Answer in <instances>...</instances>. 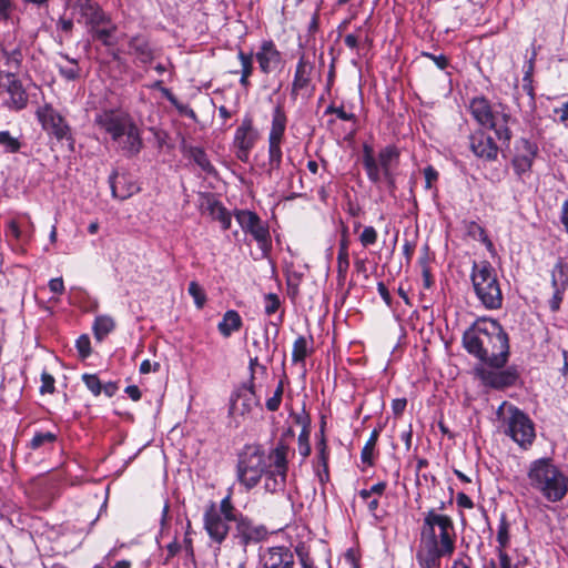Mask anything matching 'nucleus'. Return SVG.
<instances>
[{
    "label": "nucleus",
    "instance_id": "nucleus-1",
    "mask_svg": "<svg viewBox=\"0 0 568 568\" xmlns=\"http://www.w3.org/2000/svg\"><path fill=\"white\" fill-rule=\"evenodd\" d=\"M416 561L419 568H440L442 558L456 549L457 534L450 516L429 508L423 513Z\"/></svg>",
    "mask_w": 568,
    "mask_h": 568
},
{
    "label": "nucleus",
    "instance_id": "nucleus-2",
    "mask_svg": "<svg viewBox=\"0 0 568 568\" xmlns=\"http://www.w3.org/2000/svg\"><path fill=\"white\" fill-rule=\"evenodd\" d=\"M463 346L483 364L503 368L509 357L508 334L497 320L477 318L463 334Z\"/></svg>",
    "mask_w": 568,
    "mask_h": 568
},
{
    "label": "nucleus",
    "instance_id": "nucleus-3",
    "mask_svg": "<svg viewBox=\"0 0 568 568\" xmlns=\"http://www.w3.org/2000/svg\"><path fill=\"white\" fill-rule=\"evenodd\" d=\"M94 122L128 158L140 153L143 146L141 133L129 112L123 109H104L97 113Z\"/></svg>",
    "mask_w": 568,
    "mask_h": 568
},
{
    "label": "nucleus",
    "instance_id": "nucleus-4",
    "mask_svg": "<svg viewBox=\"0 0 568 568\" xmlns=\"http://www.w3.org/2000/svg\"><path fill=\"white\" fill-rule=\"evenodd\" d=\"M531 489L548 503L561 501L568 493V477L549 457L532 460L527 469Z\"/></svg>",
    "mask_w": 568,
    "mask_h": 568
},
{
    "label": "nucleus",
    "instance_id": "nucleus-5",
    "mask_svg": "<svg viewBox=\"0 0 568 568\" xmlns=\"http://www.w3.org/2000/svg\"><path fill=\"white\" fill-rule=\"evenodd\" d=\"M399 158V149L394 144L382 148L375 154L373 146L365 143L362 162L369 182L378 184L384 181L390 190H394L396 183L394 171L398 168Z\"/></svg>",
    "mask_w": 568,
    "mask_h": 568
},
{
    "label": "nucleus",
    "instance_id": "nucleus-6",
    "mask_svg": "<svg viewBox=\"0 0 568 568\" xmlns=\"http://www.w3.org/2000/svg\"><path fill=\"white\" fill-rule=\"evenodd\" d=\"M470 281L476 297L486 310H499L504 296L497 272L488 261L473 262Z\"/></svg>",
    "mask_w": 568,
    "mask_h": 568
},
{
    "label": "nucleus",
    "instance_id": "nucleus-7",
    "mask_svg": "<svg viewBox=\"0 0 568 568\" xmlns=\"http://www.w3.org/2000/svg\"><path fill=\"white\" fill-rule=\"evenodd\" d=\"M267 467V455L260 446H245L239 455L237 480L250 490L260 483Z\"/></svg>",
    "mask_w": 568,
    "mask_h": 568
},
{
    "label": "nucleus",
    "instance_id": "nucleus-8",
    "mask_svg": "<svg viewBox=\"0 0 568 568\" xmlns=\"http://www.w3.org/2000/svg\"><path fill=\"white\" fill-rule=\"evenodd\" d=\"M290 453V446L283 439H280L276 445L268 450V467L263 474L265 491L271 494L284 491L288 471Z\"/></svg>",
    "mask_w": 568,
    "mask_h": 568
},
{
    "label": "nucleus",
    "instance_id": "nucleus-9",
    "mask_svg": "<svg viewBox=\"0 0 568 568\" xmlns=\"http://www.w3.org/2000/svg\"><path fill=\"white\" fill-rule=\"evenodd\" d=\"M234 217L244 233L252 235L256 241L263 256H267L272 248L268 226L261 217L250 210H235Z\"/></svg>",
    "mask_w": 568,
    "mask_h": 568
},
{
    "label": "nucleus",
    "instance_id": "nucleus-10",
    "mask_svg": "<svg viewBox=\"0 0 568 568\" xmlns=\"http://www.w3.org/2000/svg\"><path fill=\"white\" fill-rule=\"evenodd\" d=\"M505 433L524 449L530 447L536 437L532 420L528 415L514 406L509 408L507 429Z\"/></svg>",
    "mask_w": 568,
    "mask_h": 568
},
{
    "label": "nucleus",
    "instance_id": "nucleus-11",
    "mask_svg": "<svg viewBox=\"0 0 568 568\" xmlns=\"http://www.w3.org/2000/svg\"><path fill=\"white\" fill-rule=\"evenodd\" d=\"M72 17L87 27L102 26L108 22V16L94 0H65Z\"/></svg>",
    "mask_w": 568,
    "mask_h": 568
},
{
    "label": "nucleus",
    "instance_id": "nucleus-12",
    "mask_svg": "<svg viewBox=\"0 0 568 568\" xmlns=\"http://www.w3.org/2000/svg\"><path fill=\"white\" fill-rule=\"evenodd\" d=\"M260 406V398L255 393L253 382L241 385L230 398L229 415L233 418L250 415L254 407Z\"/></svg>",
    "mask_w": 568,
    "mask_h": 568
},
{
    "label": "nucleus",
    "instance_id": "nucleus-13",
    "mask_svg": "<svg viewBox=\"0 0 568 568\" xmlns=\"http://www.w3.org/2000/svg\"><path fill=\"white\" fill-rule=\"evenodd\" d=\"M475 373L485 386L496 389L515 385L519 376L516 367L500 371V368L480 365L475 368Z\"/></svg>",
    "mask_w": 568,
    "mask_h": 568
},
{
    "label": "nucleus",
    "instance_id": "nucleus-14",
    "mask_svg": "<svg viewBox=\"0 0 568 568\" xmlns=\"http://www.w3.org/2000/svg\"><path fill=\"white\" fill-rule=\"evenodd\" d=\"M37 118L43 130L53 134L58 140H71V129L64 118L51 105L44 104L37 111Z\"/></svg>",
    "mask_w": 568,
    "mask_h": 568
},
{
    "label": "nucleus",
    "instance_id": "nucleus-15",
    "mask_svg": "<svg viewBox=\"0 0 568 568\" xmlns=\"http://www.w3.org/2000/svg\"><path fill=\"white\" fill-rule=\"evenodd\" d=\"M538 154V146L535 142L520 138L516 142L515 155L511 164L517 176L521 178L529 173Z\"/></svg>",
    "mask_w": 568,
    "mask_h": 568
},
{
    "label": "nucleus",
    "instance_id": "nucleus-16",
    "mask_svg": "<svg viewBox=\"0 0 568 568\" xmlns=\"http://www.w3.org/2000/svg\"><path fill=\"white\" fill-rule=\"evenodd\" d=\"M257 140V131L253 126L251 116H245L234 134V146L236 148V158L242 162H247L250 152Z\"/></svg>",
    "mask_w": 568,
    "mask_h": 568
},
{
    "label": "nucleus",
    "instance_id": "nucleus-17",
    "mask_svg": "<svg viewBox=\"0 0 568 568\" xmlns=\"http://www.w3.org/2000/svg\"><path fill=\"white\" fill-rule=\"evenodd\" d=\"M234 537L243 547L251 544H257L267 537V529L264 525L255 524L248 517L242 515L235 521Z\"/></svg>",
    "mask_w": 568,
    "mask_h": 568
},
{
    "label": "nucleus",
    "instance_id": "nucleus-18",
    "mask_svg": "<svg viewBox=\"0 0 568 568\" xmlns=\"http://www.w3.org/2000/svg\"><path fill=\"white\" fill-rule=\"evenodd\" d=\"M203 521L210 539L221 545L229 535L231 520L221 517V514L216 513V504L211 503L205 509Z\"/></svg>",
    "mask_w": 568,
    "mask_h": 568
},
{
    "label": "nucleus",
    "instance_id": "nucleus-19",
    "mask_svg": "<svg viewBox=\"0 0 568 568\" xmlns=\"http://www.w3.org/2000/svg\"><path fill=\"white\" fill-rule=\"evenodd\" d=\"M469 148L479 159L485 161L497 160L499 148L494 139L483 130H477L469 135Z\"/></svg>",
    "mask_w": 568,
    "mask_h": 568
},
{
    "label": "nucleus",
    "instance_id": "nucleus-20",
    "mask_svg": "<svg viewBox=\"0 0 568 568\" xmlns=\"http://www.w3.org/2000/svg\"><path fill=\"white\" fill-rule=\"evenodd\" d=\"M514 123H516V119L511 116L508 109L503 104H497L495 114L487 128L494 130L497 139L506 146H509L513 139L510 124Z\"/></svg>",
    "mask_w": 568,
    "mask_h": 568
},
{
    "label": "nucleus",
    "instance_id": "nucleus-21",
    "mask_svg": "<svg viewBox=\"0 0 568 568\" xmlns=\"http://www.w3.org/2000/svg\"><path fill=\"white\" fill-rule=\"evenodd\" d=\"M23 57L20 44H3L0 49V78L17 77L21 69Z\"/></svg>",
    "mask_w": 568,
    "mask_h": 568
},
{
    "label": "nucleus",
    "instance_id": "nucleus-22",
    "mask_svg": "<svg viewBox=\"0 0 568 568\" xmlns=\"http://www.w3.org/2000/svg\"><path fill=\"white\" fill-rule=\"evenodd\" d=\"M0 88L3 89L9 98L6 100V105L9 109L19 111L27 106L28 94L17 77L11 75L8 78H0Z\"/></svg>",
    "mask_w": 568,
    "mask_h": 568
},
{
    "label": "nucleus",
    "instance_id": "nucleus-23",
    "mask_svg": "<svg viewBox=\"0 0 568 568\" xmlns=\"http://www.w3.org/2000/svg\"><path fill=\"white\" fill-rule=\"evenodd\" d=\"M260 560L263 568H293L294 555L285 546H275L266 548L261 555Z\"/></svg>",
    "mask_w": 568,
    "mask_h": 568
},
{
    "label": "nucleus",
    "instance_id": "nucleus-24",
    "mask_svg": "<svg viewBox=\"0 0 568 568\" xmlns=\"http://www.w3.org/2000/svg\"><path fill=\"white\" fill-rule=\"evenodd\" d=\"M255 58L264 74H270L282 65V54L273 41H264L255 53Z\"/></svg>",
    "mask_w": 568,
    "mask_h": 568
},
{
    "label": "nucleus",
    "instance_id": "nucleus-25",
    "mask_svg": "<svg viewBox=\"0 0 568 568\" xmlns=\"http://www.w3.org/2000/svg\"><path fill=\"white\" fill-rule=\"evenodd\" d=\"M111 194L114 199L123 201L139 192L140 187L126 174H119L116 170L109 176Z\"/></svg>",
    "mask_w": 568,
    "mask_h": 568
},
{
    "label": "nucleus",
    "instance_id": "nucleus-26",
    "mask_svg": "<svg viewBox=\"0 0 568 568\" xmlns=\"http://www.w3.org/2000/svg\"><path fill=\"white\" fill-rule=\"evenodd\" d=\"M314 71V64L311 63L305 55H302L298 59L296 64L294 79L292 82V95L297 97V94L307 89L312 81V74Z\"/></svg>",
    "mask_w": 568,
    "mask_h": 568
},
{
    "label": "nucleus",
    "instance_id": "nucleus-27",
    "mask_svg": "<svg viewBox=\"0 0 568 568\" xmlns=\"http://www.w3.org/2000/svg\"><path fill=\"white\" fill-rule=\"evenodd\" d=\"M128 45V54L134 55L139 62L148 64L153 60V49L148 37L143 34L133 36L129 39Z\"/></svg>",
    "mask_w": 568,
    "mask_h": 568
},
{
    "label": "nucleus",
    "instance_id": "nucleus-28",
    "mask_svg": "<svg viewBox=\"0 0 568 568\" xmlns=\"http://www.w3.org/2000/svg\"><path fill=\"white\" fill-rule=\"evenodd\" d=\"M287 118L281 104H277L272 112V123L268 133V143L282 144L286 130Z\"/></svg>",
    "mask_w": 568,
    "mask_h": 568
},
{
    "label": "nucleus",
    "instance_id": "nucleus-29",
    "mask_svg": "<svg viewBox=\"0 0 568 568\" xmlns=\"http://www.w3.org/2000/svg\"><path fill=\"white\" fill-rule=\"evenodd\" d=\"M59 74L67 81H77L82 77V68L77 59L69 54L59 53V60L55 63Z\"/></svg>",
    "mask_w": 568,
    "mask_h": 568
},
{
    "label": "nucleus",
    "instance_id": "nucleus-30",
    "mask_svg": "<svg viewBox=\"0 0 568 568\" xmlns=\"http://www.w3.org/2000/svg\"><path fill=\"white\" fill-rule=\"evenodd\" d=\"M495 111L496 105L491 106L489 101L485 98H475L470 102V112L476 121L483 126H487L489 124Z\"/></svg>",
    "mask_w": 568,
    "mask_h": 568
},
{
    "label": "nucleus",
    "instance_id": "nucleus-31",
    "mask_svg": "<svg viewBox=\"0 0 568 568\" xmlns=\"http://www.w3.org/2000/svg\"><path fill=\"white\" fill-rule=\"evenodd\" d=\"M242 325L243 321L240 314L234 310H229L217 324V329L222 336L230 337L234 332L240 331Z\"/></svg>",
    "mask_w": 568,
    "mask_h": 568
},
{
    "label": "nucleus",
    "instance_id": "nucleus-32",
    "mask_svg": "<svg viewBox=\"0 0 568 568\" xmlns=\"http://www.w3.org/2000/svg\"><path fill=\"white\" fill-rule=\"evenodd\" d=\"M551 286L560 290L568 288V264L559 258L551 271Z\"/></svg>",
    "mask_w": 568,
    "mask_h": 568
},
{
    "label": "nucleus",
    "instance_id": "nucleus-33",
    "mask_svg": "<svg viewBox=\"0 0 568 568\" xmlns=\"http://www.w3.org/2000/svg\"><path fill=\"white\" fill-rule=\"evenodd\" d=\"M465 230L469 237L481 242L489 252L494 251V244L484 227L475 221L465 222Z\"/></svg>",
    "mask_w": 568,
    "mask_h": 568
},
{
    "label": "nucleus",
    "instance_id": "nucleus-34",
    "mask_svg": "<svg viewBox=\"0 0 568 568\" xmlns=\"http://www.w3.org/2000/svg\"><path fill=\"white\" fill-rule=\"evenodd\" d=\"M115 327V322L111 316H97L93 323V334L98 341H102Z\"/></svg>",
    "mask_w": 568,
    "mask_h": 568
},
{
    "label": "nucleus",
    "instance_id": "nucleus-35",
    "mask_svg": "<svg viewBox=\"0 0 568 568\" xmlns=\"http://www.w3.org/2000/svg\"><path fill=\"white\" fill-rule=\"evenodd\" d=\"M58 436L52 432H37L30 440L28 447L32 450L41 448H51L57 442Z\"/></svg>",
    "mask_w": 568,
    "mask_h": 568
},
{
    "label": "nucleus",
    "instance_id": "nucleus-36",
    "mask_svg": "<svg viewBox=\"0 0 568 568\" xmlns=\"http://www.w3.org/2000/svg\"><path fill=\"white\" fill-rule=\"evenodd\" d=\"M90 29L94 33V38L101 41L104 45H113L115 43V26L111 23L109 18L106 23L102 26L90 27Z\"/></svg>",
    "mask_w": 568,
    "mask_h": 568
},
{
    "label": "nucleus",
    "instance_id": "nucleus-37",
    "mask_svg": "<svg viewBox=\"0 0 568 568\" xmlns=\"http://www.w3.org/2000/svg\"><path fill=\"white\" fill-rule=\"evenodd\" d=\"M381 429L375 428L361 452V459L364 464L373 465L374 449L379 437Z\"/></svg>",
    "mask_w": 568,
    "mask_h": 568
},
{
    "label": "nucleus",
    "instance_id": "nucleus-38",
    "mask_svg": "<svg viewBox=\"0 0 568 568\" xmlns=\"http://www.w3.org/2000/svg\"><path fill=\"white\" fill-rule=\"evenodd\" d=\"M308 355V341L305 336H298L293 344L292 362L304 363Z\"/></svg>",
    "mask_w": 568,
    "mask_h": 568
},
{
    "label": "nucleus",
    "instance_id": "nucleus-39",
    "mask_svg": "<svg viewBox=\"0 0 568 568\" xmlns=\"http://www.w3.org/2000/svg\"><path fill=\"white\" fill-rule=\"evenodd\" d=\"M216 513L221 514V517L229 519L231 521H235L243 514L239 513L232 504L231 495H226L220 503V506H216Z\"/></svg>",
    "mask_w": 568,
    "mask_h": 568
},
{
    "label": "nucleus",
    "instance_id": "nucleus-40",
    "mask_svg": "<svg viewBox=\"0 0 568 568\" xmlns=\"http://www.w3.org/2000/svg\"><path fill=\"white\" fill-rule=\"evenodd\" d=\"M510 525L507 520V516L505 513H501L499 516L498 529H497V548H507L510 541L509 535Z\"/></svg>",
    "mask_w": 568,
    "mask_h": 568
},
{
    "label": "nucleus",
    "instance_id": "nucleus-41",
    "mask_svg": "<svg viewBox=\"0 0 568 568\" xmlns=\"http://www.w3.org/2000/svg\"><path fill=\"white\" fill-rule=\"evenodd\" d=\"M0 146L7 153H17L20 151L22 143L19 138L13 136L9 131H0Z\"/></svg>",
    "mask_w": 568,
    "mask_h": 568
},
{
    "label": "nucleus",
    "instance_id": "nucleus-42",
    "mask_svg": "<svg viewBox=\"0 0 568 568\" xmlns=\"http://www.w3.org/2000/svg\"><path fill=\"white\" fill-rule=\"evenodd\" d=\"M210 211L212 217L221 223L223 230L231 227L232 215L222 204L215 203L211 205Z\"/></svg>",
    "mask_w": 568,
    "mask_h": 568
},
{
    "label": "nucleus",
    "instance_id": "nucleus-43",
    "mask_svg": "<svg viewBox=\"0 0 568 568\" xmlns=\"http://www.w3.org/2000/svg\"><path fill=\"white\" fill-rule=\"evenodd\" d=\"M304 419V427L302 428V432L298 435V452L302 455L303 458H306L311 454V446H310V419Z\"/></svg>",
    "mask_w": 568,
    "mask_h": 568
},
{
    "label": "nucleus",
    "instance_id": "nucleus-44",
    "mask_svg": "<svg viewBox=\"0 0 568 568\" xmlns=\"http://www.w3.org/2000/svg\"><path fill=\"white\" fill-rule=\"evenodd\" d=\"M316 450H317L318 465L321 467H326V465H328L329 453H328L326 439L324 436V424L321 427V436L318 438V442L316 443Z\"/></svg>",
    "mask_w": 568,
    "mask_h": 568
},
{
    "label": "nucleus",
    "instance_id": "nucleus-45",
    "mask_svg": "<svg viewBox=\"0 0 568 568\" xmlns=\"http://www.w3.org/2000/svg\"><path fill=\"white\" fill-rule=\"evenodd\" d=\"M282 144L268 143V164L271 170H278L282 164Z\"/></svg>",
    "mask_w": 568,
    "mask_h": 568
},
{
    "label": "nucleus",
    "instance_id": "nucleus-46",
    "mask_svg": "<svg viewBox=\"0 0 568 568\" xmlns=\"http://www.w3.org/2000/svg\"><path fill=\"white\" fill-rule=\"evenodd\" d=\"M187 292L193 297L196 307L202 308L206 302V295L200 284L192 281L189 284Z\"/></svg>",
    "mask_w": 568,
    "mask_h": 568
},
{
    "label": "nucleus",
    "instance_id": "nucleus-47",
    "mask_svg": "<svg viewBox=\"0 0 568 568\" xmlns=\"http://www.w3.org/2000/svg\"><path fill=\"white\" fill-rule=\"evenodd\" d=\"M192 158L194 162L206 173H212L214 171L213 165L211 164L206 153L201 149L192 150Z\"/></svg>",
    "mask_w": 568,
    "mask_h": 568
},
{
    "label": "nucleus",
    "instance_id": "nucleus-48",
    "mask_svg": "<svg viewBox=\"0 0 568 568\" xmlns=\"http://www.w3.org/2000/svg\"><path fill=\"white\" fill-rule=\"evenodd\" d=\"M82 381L94 396H99L102 393V383L95 374L85 373L82 375Z\"/></svg>",
    "mask_w": 568,
    "mask_h": 568
},
{
    "label": "nucleus",
    "instance_id": "nucleus-49",
    "mask_svg": "<svg viewBox=\"0 0 568 568\" xmlns=\"http://www.w3.org/2000/svg\"><path fill=\"white\" fill-rule=\"evenodd\" d=\"M237 58L241 63V73L246 75H252L253 73V54L252 53H245L244 51L240 50L237 53Z\"/></svg>",
    "mask_w": 568,
    "mask_h": 568
},
{
    "label": "nucleus",
    "instance_id": "nucleus-50",
    "mask_svg": "<svg viewBox=\"0 0 568 568\" xmlns=\"http://www.w3.org/2000/svg\"><path fill=\"white\" fill-rule=\"evenodd\" d=\"M281 306L278 296L274 293H268L264 296V311L265 314L272 315L277 312Z\"/></svg>",
    "mask_w": 568,
    "mask_h": 568
},
{
    "label": "nucleus",
    "instance_id": "nucleus-51",
    "mask_svg": "<svg viewBox=\"0 0 568 568\" xmlns=\"http://www.w3.org/2000/svg\"><path fill=\"white\" fill-rule=\"evenodd\" d=\"M75 347L79 352L80 357H89L91 354L90 337L87 334L79 336L78 339L75 341Z\"/></svg>",
    "mask_w": 568,
    "mask_h": 568
},
{
    "label": "nucleus",
    "instance_id": "nucleus-52",
    "mask_svg": "<svg viewBox=\"0 0 568 568\" xmlns=\"http://www.w3.org/2000/svg\"><path fill=\"white\" fill-rule=\"evenodd\" d=\"M359 241L364 247L375 244L377 241L376 230L373 226H365L359 235Z\"/></svg>",
    "mask_w": 568,
    "mask_h": 568
},
{
    "label": "nucleus",
    "instance_id": "nucleus-53",
    "mask_svg": "<svg viewBox=\"0 0 568 568\" xmlns=\"http://www.w3.org/2000/svg\"><path fill=\"white\" fill-rule=\"evenodd\" d=\"M349 267V253L338 252L337 253V273L339 277L345 278Z\"/></svg>",
    "mask_w": 568,
    "mask_h": 568
},
{
    "label": "nucleus",
    "instance_id": "nucleus-54",
    "mask_svg": "<svg viewBox=\"0 0 568 568\" xmlns=\"http://www.w3.org/2000/svg\"><path fill=\"white\" fill-rule=\"evenodd\" d=\"M54 383H55L54 377L51 374L43 372L41 374L40 393L41 394H52L55 389Z\"/></svg>",
    "mask_w": 568,
    "mask_h": 568
},
{
    "label": "nucleus",
    "instance_id": "nucleus-55",
    "mask_svg": "<svg viewBox=\"0 0 568 568\" xmlns=\"http://www.w3.org/2000/svg\"><path fill=\"white\" fill-rule=\"evenodd\" d=\"M326 114H336V116L343 121H354L355 114L346 112L343 106L328 105L325 110Z\"/></svg>",
    "mask_w": 568,
    "mask_h": 568
},
{
    "label": "nucleus",
    "instance_id": "nucleus-56",
    "mask_svg": "<svg viewBox=\"0 0 568 568\" xmlns=\"http://www.w3.org/2000/svg\"><path fill=\"white\" fill-rule=\"evenodd\" d=\"M424 176L425 189L430 190L433 187V183L438 180V172L432 165H428L424 169Z\"/></svg>",
    "mask_w": 568,
    "mask_h": 568
},
{
    "label": "nucleus",
    "instance_id": "nucleus-57",
    "mask_svg": "<svg viewBox=\"0 0 568 568\" xmlns=\"http://www.w3.org/2000/svg\"><path fill=\"white\" fill-rule=\"evenodd\" d=\"M552 288H554V294H552L551 298L549 300V307L552 312H557L560 308L564 292L566 290H560L558 287H552Z\"/></svg>",
    "mask_w": 568,
    "mask_h": 568
},
{
    "label": "nucleus",
    "instance_id": "nucleus-58",
    "mask_svg": "<svg viewBox=\"0 0 568 568\" xmlns=\"http://www.w3.org/2000/svg\"><path fill=\"white\" fill-rule=\"evenodd\" d=\"M14 9L12 0H0V19L8 20Z\"/></svg>",
    "mask_w": 568,
    "mask_h": 568
},
{
    "label": "nucleus",
    "instance_id": "nucleus-59",
    "mask_svg": "<svg viewBox=\"0 0 568 568\" xmlns=\"http://www.w3.org/2000/svg\"><path fill=\"white\" fill-rule=\"evenodd\" d=\"M423 55L430 59L440 70L448 65V59L444 54L435 55L433 53L423 52Z\"/></svg>",
    "mask_w": 568,
    "mask_h": 568
},
{
    "label": "nucleus",
    "instance_id": "nucleus-60",
    "mask_svg": "<svg viewBox=\"0 0 568 568\" xmlns=\"http://www.w3.org/2000/svg\"><path fill=\"white\" fill-rule=\"evenodd\" d=\"M406 405H407V399L406 398H396L392 402V410L394 413L395 416H400L405 408H406Z\"/></svg>",
    "mask_w": 568,
    "mask_h": 568
},
{
    "label": "nucleus",
    "instance_id": "nucleus-61",
    "mask_svg": "<svg viewBox=\"0 0 568 568\" xmlns=\"http://www.w3.org/2000/svg\"><path fill=\"white\" fill-rule=\"evenodd\" d=\"M456 503H457L458 507H460V508L471 509L474 507L473 500L465 493L457 494Z\"/></svg>",
    "mask_w": 568,
    "mask_h": 568
},
{
    "label": "nucleus",
    "instance_id": "nucleus-62",
    "mask_svg": "<svg viewBox=\"0 0 568 568\" xmlns=\"http://www.w3.org/2000/svg\"><path fill=\"white\" fill-rule=\"evenodd\" d=\"M470 557L466 554H462L458 558L453 561L452 568H471L470 567Z\"/></svg>",
    "mask_w": 568,
    "mask_h": 568
},
{
    "label": "nucleus",
    "instance_id": "nucleus-63",
    "mask_svg": "<svg viewBox=\"0 0 568 568\" xmlns=\"http://www.w3.org/2000/svg\"><path fill=\"white\" fill-rule=\"evenodd\" d=\"M505 549L506 548H497L500 568H511V559Z\"/></svg>",
    "mask_w": 568,
    "mask_h": 568
},
{
    "label": "nucleus",
    "instance_id": "nucleus-64",
    "mask_svg": "<svg viewBox=\"0 0 568 568\" xmlns=\"http://www.w3.org/2000/svg\"><path fill=\"white\" fill-rule=\"evenodd\" d=\"M49 288L51 292L57 293V294L63 293V291H64L63 280L61 277H55V278L50 280Z\"/></svg>",
    "mask_w": 568,
    "mask_h": 568
}]
</instances>
